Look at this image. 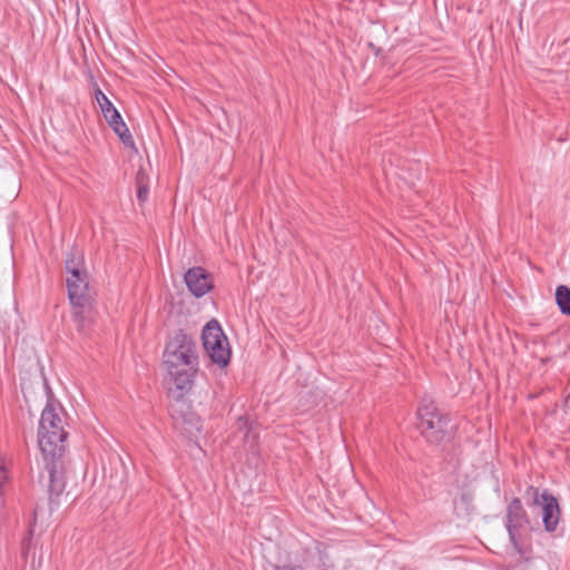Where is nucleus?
<instances>
[{
    "label": "nucleus",
    "instance_id": "0eeeda50",
    "mask_svg": "<svg viewBox=\"0 0 570 570\" xmlns=\"http://www.w3.org/2000/svg\"><path fill=\"white\" fill-rule=\"evenodd\" d=\"M43 460L49 474V509L50 512H53L60 507L61 497L66 489L63 456H43Z\"/></svg>",
    "mask_w": 570,
    "mask_h": 570
},
{
    "label": "nucleus",
    "instance_id": "9b49d317",
    "mask_svg": "<svg viewBox=\"0 0 570 570\" xmlns=\"http://www.w3.org/2000/svg\"><path fill=\"white\" fill-rule=\"evenodd\" d=\"M530 520L522 502L519 498H513L507 507L504 525L509 534L510 542L515 549L519 548V531L527 528Z\"/></svg>",
    "mask_w": 570,
    "mask_h": 570
},
{
    "label": "nucleus",
    "instance_id": "f257e3e1",
    "mask_svg": "<svg viewBox=\"0 0 570 570\" xmlns=\"http://www.w3.org/2000/svg\"><path fill=\"white\" fill-rule=\"evenodd\" d=\"M47 403L39 420L38 445L42 456H63L68 436L61 419L63 410L55 394H47Z\"/></svg>",
    "mask_w": 570,
    "mask_h": 570
},
{
    "label": "nucleus",
    "instance_id": "20e7f679",
    "mask_svg": "<svg viewBox=\"0 0 570 570\" xmlns=\"http://www.w3.org/2000/svg\"><path fill=\"white\" fill-rule=\"evenodd\" d=\"M198 364L197 346L193 336L183 330L176 331L168 340L164 351V366Z\"/></svg>",
    "mask_w": 570,
    "mask_h": 570
},
{
    "label": "nucleus",
    "instance_id": "f3484780",
    "mask_svg": "<svg viewBox=\"0 0 570 570\" xmlns=\"http://www.w3.org/2000/svg\"><path fill=\"white\" fill-rule=\"evenodd\" d=\"M274 570H296L295 567L286 564V566H275Z\"/></svg>",
    "mask_w": 570,
    "mask_h": 570
},
{
    "label": "nucleus",
    "instance_id": "1a4fd4ad",
    "mask_svg": "<svg viewBox=\"0 0 570 570\" xmlns=\"http://www.w3.org/2000/svg\"><path fill=\"white\" fill-rule=\"evenodd\" d=\"M528 493H532V504L541 508L542 522L547 532H554L560 520V508L557 498L547 489L540 490L530 485Z\"/></svg>",
    "mask_w": 570,
    "mask_h": 570
},
{
    "label": "nucleus",
    "instance_id": "423d86ee",
    "mask_svg": "<svg viewBox=\"0 0 570 570\" xmlns=\"http://www.w3.org/2000/svg\"><path fill=\"white\" fill-rule=\"evenodd\" d=\"M203 346L208 357L219 366H225L230 360L228 340L216 320L209 321L202 333Z\"/></svg>",
    "mask_w": 570,
    "mask_h": 570
},
{
    "label": "nucleus",
    "instance_id": "ddd939ff",
    "mask_svg": "<svg viewBox=\"0 0 570 570\" xmlns=\"http://www.w3.org/2000/svg\"><path fill=\"white\" fill-rule=\"evenodd\" d=\"M198 364L177 365L176 367H165L167 374L179 391L190 390L194 377L197 373Z\"/></svg>",
    "mask_w": 570,
    "mask_h": 570
},
{
    "label": "nucleus",
    "instance_id": "2eb2a0df",
    "mask_svg": "<svg viewBox=\"0 0 570 570\" xmlns=\"http://www.w3.org/2000/svg\"><path fill=\"white\" fill-rule=\"evenodd\" d=\"M556 302L562 314L570 315V288L568 286L559 285L557 287Z\"/></svg>",
    "mask_w": 570,
    "mask_h": 570
},
{
    "label": "nucleus",
    "instance_id": "7ed1b4c3",
    "mask_svg": "<svg viewBox=\"0 0 570 570\" xmlns=\"http://www.w3.org/2000/svg\"><path fill=\"white\" fill-rule=\"evenodd\" d=\"M66 284L71 305L87 306L90 303L89 277L83 261L77 253L66 258Z\"/></svg>",
    "mask_w": 570,
    "mask_h": 570
},
{
    "label": "nucleus",
    "instance_id": "f8f14e48",
    "mask_svg": "<svg viewBox=\"0 0 570 570\" xmlns=\"http://www.w3.org/2000/svg\"><path fill=\"white\" fill-rule=\"evenodd\" d=\"M187 288L195 297H203L214 286L213 276L203 267H191L184 276Z\"/></svg>",
    "mask_w": 570,
    "mask_h": 570
},
{
    "label": "nucleus",
    "instance_id": "a211bd4d",
    "mask_svg": "<svg viewBox=\"0 0 570 570\" xmlns=\"http://www.w3.org/2000/svg\"><path fill=\"white\" fill-rule=\"evenodd\" d=\"M538 395H539V394L531 393V394H529V397H530V399H533V397H535V396H538Z\"/></svg>",
    "mask_w": 570,
    "mask_h": 570
},
{
    "label": "nucleus",
    "instance_id": "dca6fc26",
    "mask_svg": "<svg viewBox=\"0 0 570 570\" xmlns=\"http://www.w3.org/2000/svg\"><path fill=\"white\" fill-rule=\"evenodd\" d=\"M147 197H148V188H147V186L141 185L140 183H138L137 198L140 202H145L147 199Z\"/></svg>",
    "mask_w": 570,
    "mask_h": 570
},
{
    "label": "nucleus",
    "instance_id": "6e6552de",
    "mask_svg": "<svg viewBox=\"0 0 570 570\" xmlns=\"http://www.w3.org/2000/svg\"><path fill=\"white\" fill-rule=\"evenodd\" d=\"M236 428L242 433L244 450L247 455V461L253 463L256 468L262 463L261 449H259V424L256 419L249 414H243L237 417Z\"/></svg>",
    "mask_w": 570,
    "mask_h": 570
},
{
    "label": "nucleus",
    "instance_id": "39448f33",
    "mask_svg": "<svg viewBox=\"0 0 570 570\" xmlns=\"http://www.w3.org/2000/svg\"><path fill=\"white\" fill-rule=\"evenodd\" d=\"M168 412L174 424L189 440L196 439L202 431L200 417L193 411L187 394H171Z\"/></svg>",
    "mask_w": 570,
    "mask_h": 570
},
{
    "label": "nucleus",
    "instance_id": "f03ea898",
    "mask_svg": "<svg viewBox=\"0 0 570 570\" xmlns=\"http://www.w3.org/2000/svg\"><path fill=\"white\" fill-rule=\"evenodd\" d=\"M417 419L419 428L426 442L439 445L453 438L456 426L433 402L424 403L419 407Z\"/></svg>",
    "mask_w": 570,
    "mask_h": 570
},
{
    "label": "nucleus",
    "instance_id": "4468645a",
    "mask_svg": "<svg viewBox=\"0 0 570 570\" xmlns=\"http://www.w3.org/2000/svg\"><path fill=\"white\" fill-rule=\"evenodd\" d=\"M72 306V321L76 324L78 332L80 334H87L90 324V317L88 315L90 304L87 306Z\"/></svg>",
    "mask_w": 570,
    "mask_h": 570
},
{
    "label": "nucleus",
    "instance_id": "9d476101",
    "mask_svg": "<svg viewBox=\"0 0 570 570\" xmlns=\"http://www.w3.org/2000/svg\"><path fill=\"white\" fill-rule=\"evenodd\" d=\"M95 98L100 110L112 130L119 136L125 145H134V139L121 115L99 87L95 89Z\"/></svg>",
    "mask_w": 570,
    "mask_h": 570
}]
</instances>
